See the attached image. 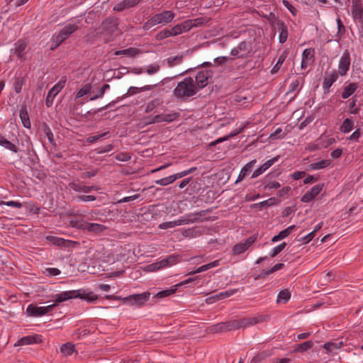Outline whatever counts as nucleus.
Segmentation results:
<instances>
[{"label":"nucleus","instance_id":"nucleus-1","mask_svg":"<svg viewBox=\"0 0 363 363\" xmlns=\"http://www.w3.org/2000/svg\"><path fill=\"white\" fill-rule=\"evenodd\" d=\"M215 65L211 62H203L194 68L188 69L182 74L191 73L194 70H197L195 76L194 84L199 91L200 89L205 88L208 84L213 83L214 71L211 67Z\"/></svg>","mask_w":363,"mask_h":363},{"label":"nucleus","instance_id":"nucleus-2","mask_svg":"<svg viewBox=\"0 0 363 363\" xmlns=\"http://www.w3.org/2000/svg\"><path fill=\"white\" fill-rule=\"evenodd\" d=\"M53 298L56 303H62L72 298H80L89 303H93L98 299V296L93 291L83 289L62 291L53 295Z\"/></svg>","mask_w":363,"mask_h":363},{"label":"nucleus","instance_id":"nucleus-3","mask_svg":"<svg viewBox=\"0 0 363 363\" xmlns=\"http://www.w3.org/2000/svg\"><path fill=\"white\" fill-rule=\"evenodd\" d=\"M198 91L193 78L187 77L177 84L172 94L177 99H186L196 94Z\"/></svg>","mask_w":363,"mask_h":363},{"label":"nucleus","instance_id":"nucleus-4","mask_svg":"<svg viewBox=\"0 0 363 363\" xmlns=\"http://www.w3.org/2000/svg\"><path fill=\"white\" fill-rule=\"evenodd\" d=\"M30 40L28 38L18 39L14 44L13 47L10 50V57L16 56L18 60L24 61L26 55L29 50L28 46Z\"/></svg>","mask_w":363,"mask_h":363},{"label":"nucleus","instance_id":"nucleus-5","mask_svg":"<svg viewBox=\"0 0 363 363\" xmlns=\"http://www.w3.org/2000/svg\"><path fill=\"white\" fill-rule=\"evenodd\" d=\"M150 292H143L142 294H132L125 297L123 299V303L130 306H136L140 307L143 306L150 298Z\"/></svg>","mask_w":363,"mask_h":363},{"label":"nucleus","instance_id":"nucleus-6","mask_svg":"<svg viewBox=\"0 0 363 363\" xmlns=\"http://www.w3.org/2000/svg\"><path fill=\"white\" fill-rule=\"evenodd\" d=\"M101 33H106L112 36L116 35V33L118 31V23L116 18L108 17L104 19L100 26Z\"/></svg>","mask_w":363,"mask_h":363},{"label":"nucleus","instance_id":"nucleus-7","mask_svg":"<svg viewBox=\"0 0 363 363\" xmlns=\"http://www.w3.org/2000/svg\"><path fill=\"white\" fill-rule=\"evenodd\" d=\"M66 82V77H62L61 79L48 91L45 99V104L48 107H50L52 105L53 99L65 87Z\"/></svg>","mask_w":363,"mask_h":363},{"label":"nucleus","instance_id":"nucleus-8","mask_svg":"<svg viewBox=\"0 0 363 363\" xmlns=\"http://www.w3.org/2000/svg\"><path fill=\"white\" fill-rule=\"evenodd\" d=\"M257 235H252L247 238L244 242L235 245L232 248V254L238 255L245 252L257 240Z\"/></svg>","mask_w":363,"mask_h":363},{"label":"nucleus","instance_id":"nucleus-9","mask_svg":"<svg viewBox=\"0 0 363 363\" xmlns=\"http://www.w3.org/2000/svg\"><path fill=\"white\" fill-rule=\"evenodd\" d=\"M350 54L348 50H345L338 64V72L337 74H340L341 77H343L347 74L350 66Z\"/></svg>","mask_w":363,"mask_h":363},{"label":"nucleus","instance_id":"nucleus-10","mask_svg":"<svg viewBox=\"0 0 363 363\" xmlns=\"http://www.w3.org/2000/svg\"><path fill=\"white\" fill-rule=\"evenodd\" d=\"M68 186L70 189L76 192H84L86 194L90 193L91 191H98L99 187L95 185L86 186L84 184V182L77 180V182L73 181L69 182Z\"/></svg>","mask_w":363,"mask_h":363},{"label":"nucleus","instance_id":"nucleus-11","mask_svg":"<svg viewBox=\"0 0 363 363\" xmlns=\"http://www.w3.org/2000/svg\"><path fill=\"white\" fill-rule=\"evenodd\" d=\"M325 184H318L313 186L309 191H306L301 198L303 203H309L312 201L323 190Z\"/></svg>","mask_w":363,"mask_h":363},{"label":"nucleus","instance_id":"nucleus-12","mask_svg":"<svg viewBox=\"0 0 363 363\" xmlns=\"http://www.w3.org/2000/svg\"><path fill=\"white\" fill-rule=\"evenodd\" d=\"M47 240L50 242L52 244H53L55 246L61 247H74L76 245H77L79 243L76 241L70 240H65L62 238L56 237V236H52L48 235L46 238Z\"/></svg>","mask_w":363,"mask_h":363},{"label":"nucleus","instance_id":"nucleus-13","mask_svg":"<svg viewBox=\"0 0 363 363\" xmlns=\"http://www.w3.org/2000/svg\"><path fill=\"white\" fill-rule=\"evenodd\" d=\"M280 174L281 172L279 170H277L269 172L268 174H267L262 180V185L264 186V189H272L279 188L281 186L279 182L276 181L271 182L270 179L277 177Z\"/></svg>","mask_w":363,"mask_h":363},{"label":"nucleus","instance_id":"nucleus-14","mask_svg":"<svg viewBox=\"0 0 363 363\" xmlns=\"http://www.w3.org/2000/svg\"><path fill=\"white\" fill-rule=\"evenodd\" d=\"M175 17V13L172 11L165 10L161 13H156L152 16L156 25L157 24H167L173 21Z\"/></svg>","mask_w":363,"mask_h":363},{"label":"nucleus","instance_id":"nucleus-15","mask_svg":"<svg viewBox=\"0 0 363 363\" xmlns=\"http://www.w3.org/2000/svg\"><path fill=\"white\" fill-rule=\"evenodd\" d=\"M79 28V27L77 24L68 23L61 28L56 35L61 39V41L64 42Z\"/></svg>","mask_w":363,"mask_h":363},{"label":"nucleus","instance_id":"nucleus-16","mask_svg":"<svg viewBox=\"0 0 363 363\" xmlns=\"http://www.w3.org/2000/svg\"><path fill=\"white\" fill-rule=\"evenodd\" d=\"M280 156L279 155H277L269 160H267V162H265L262 165H261L259 167H258L257 169H256L253 172H252V174L251 176V178L252 179H255V178H257V177H259L260 174H262V173H264L267 169H268L270 167H272L275 162H277L279 159Z\"/></svg>","mask_w":363,"mask_h":363},{"label":"nucleus","instance_id":"nucleus-17","mask_svg":"<svg viewBox=\"0 0 363 363\" xmlns=\"http://www.w3.org/2000/svg\"><path fill=\"white\" fill-rule=\"evenodd\" d=\"M337 78L338 74L335 69H333L330 74L324 78L323 82V89L324 94H328L330 92V87L333 83L337 81Z\"/></svg>","mask_w":363,"mask_h":363},{"label":"nucleus","instance_id":"nucleus-18","mask_svg":"<svg viewBox=\"0 0 363 363\" xmlns=\"http://www.w3.org/2000/svg\"><path fill=\"white\" fill-rule=\"evenodd\" d=\"M257 163L256 160H252L247 163L240 170L235 183L242 181L252 170V168Z\"/></svg>","mask_w":363,"mask_h":363},{"label":"nucleus","instance_id":"nucleus-19","mask_svg":"<svg viewBox=\"0 0 363 363\" xmlns=\"http://www.w3.org/2000/svg\"><path fill=\"white\" fill-rule=\"evenodd\" d=\"M279 203V201L278 199L275 197H271L267 200L250 205V208L261 210L264 207H271L277 205Z\"/></svg>","mask_w":363,"mask_h":363},{"label":"nucleus","instance_id":"nucleus-20","mask_svg":"<svg viewBox=\"0 0 363 363\" xmlns=\"http://www.w3.org/2000/svg\"><path fill=\"white\" fill-rule=\"evenodd\" d=\"M238 291H239V289H229L225 291L220 292L218 294H216L214 296H210L209 298H208L206 299V301L208 303H210L213 302L212 301H218L220 299H223V298H228V297H230V296L234 295Z\"/></svg>","mask_w":363,"mask_h":363},{"label":"nucleus","instance_id":"nucleus-21","mask_svg":"<svg viewBox=\"0 0 363 363\" xmlns=\"http://www.w3.org/2000/svg\"><path fill=\"white\" fill-rule=\"evenodd\" d=\"M26 314L30 317H40L45 315L43 306H38L36 304L30 303L26 308Z\"/></svg>","mask_w":363,"mask_h":363},{"label":"nucleus","instance_id":"nucleus-22","mask_svg":"<svg viewBox=\"0 0 363 363\" xmlns=\"http://www.w3.org/2000/svg\"><path fill=\"white\" fill-rule=\"evenodd\" d=\"M0 146L4 147L13 153H18L20 152L19 147L15 143L9 140L6 136L1 134H0Z\"/></svg>","mask_w":363,"mask_h":363},{"label":"nucleus","instance_id":"nucleus-23","mask_svg":"<svg viewBox=\"0 0 363 363\" xmlns=\"http://www.w3.org/2000/svg\"><path fill=\"white\" fill-rule=\"evenodd\" d=\"M26 77L20 73L18 74H16L13 82V88L16 94H20L22 89L23 86L26 84Z\"/></svg>","mask_w":363,"mask_h":363},{"label":"nucleus","instance_id":"nucleus-24","mask_svg":"<svg viewBox=\"0 0 363 363\" xmlns=\"http://www.w3.org/2000/svg\"><path fill=\"white\" fill-rule=\"evenodd\" d=\"M42 342L41 335H34L21 337L18 340V345H28Z\"/></svg>","mask_w":363,"mask_h":363},{"label":"nucleus","instance_id":"nucleus-25","mask_svg":"<svg viewBox=\"0 0 363 363\" xmlns=\"http://www.w3.org/2000/svg\"><path fill=\"white\" fill-rule=\"evenodd\" d=\"M179 116L180 113L178 112H174L169 114H157L155 116V121H157L158 123L163 121L170 123L177 120Z\"/></svg>","mask_w":363,"mask_h":363},{"label":"nucleus","instance_id":"nucleus-26","mask_svg":"<svg viewBox=\"0 0 363 363\" xmlns=\"http://www.w3.org/2000/svg\"><path fill=\"white\" fill-rule=\"evenodd\" d=\"M19 116L21 120L23 125L26 128H30L31 123L27 110L26 105H23L19 111Z\"/></svg>","mask_w":363,"mask_h":363},{"label":"nucleus","instance_id":"nucleus-27","mask_svg":"<svg viewBox=\"0 0 363 363\" xmlns=\"http://www.w3.org/2000/svg\"><path fill=\"white\" fill-rule=\"evenodd\" d=\"M295 228L296 225H292L285 228L284 230L280 231L277 235L272 237V242H276L286 238L291 233V232L293 231V230L295 229Z\"/></svg>","mask_w":363,"mask_h":363},{"label":"nucleus","instance_id":"nucleus-28","mask_svg":"<svg viewBox=\"0 0 363 363\" xmlns=\"http://www.w3.org/2000/svg\"><path fill=\"white\" fill-rule=\"evenodd\" d=\"M359 85L357 83H350L348 85L343 88V91L341 94V97L343 99H346L352 96L356 90L358 89Z\"/></svg>","mask_w":363,"mask_h":363},{"label":"nucleus","instance_id":"nucleus-29","mask_svg":"<svg viewBox=\"0 0 363 363\" xmlns=\"http://www.w3.org/2000/svg\"><path fill=\"white\" fill-rule=\"evenodd\" d=\"M202 189L201 180L199 178L194 179L191 177V182L186 189V191L189 190V194H198Z\"/></svg>","mask_w":363,"mask_h":363},{"label":"nucleus","instance_id":"nucleus-30","mask_svg":"<svg viewBox=\"0 0 363 363\" xmlns=\"http://www.w3.org/2000/svg\"><path fill=\"white\" fill-rule=\"evenodd\" d=\"M343 345L342 341L340 342H327L323 345V348L326 350L328 354H335V350H339Z\"/></svg>","mask_w":363,"mask_h":363},{"label":"nucleus","instance_id":"nucleus-31","mask_svg":"<svg viewBox=\"0 0 363 363\" xmlns=\"http://www.w3.org/2000/svg\"><path fill=\"white\" fill-rule=\"evenodd\" d=\"M238 48L240 51L244 52L243 53H241L240 56H238V58H246L252 50L251 43L246 41L240 42L238 44Z\"/></svg>","mask_w":363,"mask_h":363},{"label":"nucleus","instance_id":"nucleus-32","mask_svg":"<svg viewBox=\"0 0 363 363\" xmlns=\"http://www.w3.org/2000/svg\"><path fill=\"white\" fill-rule=\"evenodd\" d=\"M332 162L330 160H323L317 162L311 163L307 167V170L321 169L330 166Z\"/></svg>","mask_w":363,"mask_h":363},{"label":"nucleus","instance_id":"nucleus-33","mask_svg":"<svg viewBox=\"0 0 363 363\" xmlns=\"http://www.w3.org/2000/svg\"><path fill=\"white\" fill-rule=\"evenodd\" d=\"M153 88V86L152 85H146L140 88H138L135 86H130L127 92L123 95V98H126L129 96H132L134 94H136L139 92L145 91H150Z\"/></svg>","mask_w":363,"mask_h":363},{"label":"nucleus","instance_id":"nucleus-34","mask_svg":"<svg viewBox=\"0 0 363 363\" xmlns=\"http://www.w3.org/2000/svg\"><path fill=\"white\" fill-rule=\"evenodd\" d=\"M277 28L279 30H281L279 38V43H284L286 41L288 38V28L283 21H278Z\"/></svg>","mask_w":363,"mask_h":363},{"label":"nucleus","instance_id":"nucleus-35","mask_svg":"<svg viewBox=\"0 0 363 363\" xmlns=\"http://www.w3.org/2000/svg\"><path fill=\"white\" fill-rule=\"evenodd\" d=\"M178 255H171L160 260V264L162 269L169 266H172L173 264H175L178 262Z\"/></svg>","mask_w":363,"mask_h":363},{"label":"nucleus","instance_id":"nucleus-36","mask_svg":"<svg viewBox=\"0 0 363 363\" xmlns=\"http://www.w3.org/2000/svg\"><path fill=\"white\" fill-rule=\"evenodd\" d=\"M106 229L102 224L96 223H86V230L89 233H100Z\"/></svg>","mask_w":363,"mask_h":363},{"label":"nucleus","instance_id":"nucleus-37","mask_svg":"<svg viewBox=\"0 0 363 363\" xmlns=\"http://www.w3.org/2000/svg\"><path fill=\"white\" fill-rule=\"evenodd\" d=\"M289 55V51L284 50L279 57L277 63L274 65L272 69H271V73L272 74H276L279 72V70L281 68V66L286 59L287 56Z\"/></svg>","mask_w":363,"mask_h":363},{"label":"nucleus","instance_id":"nucleus-38","mask_svg":"<svg viewBox=\"0 0 363 363\" xmlns=\"http://www.w3.org/2000/svg\"><path fill=\"white\" fill-rule=\"evenodd\" d=\"M313 342L312 340L306 341L301 344L295 345L294 352H305L313 347Z\"/></svg>","mask_w":363,"mask_h":363},{"label":"nucleus","instance_id":"nucleus-39","mask_svg":"<svg viewBox=\"0 0 363 363\" xmlns=\"http://www.w3.org/2000/svg\"><path fill=\"white\" fill-rule=\"evenodd\" d=\"M140 50L136 48H129L124 50H117L114 52L115 55H128L129 57H134L140 53Z\"/></svg>","mask_w":363,"mask_h":363},{"label":"nucleus","instance_id":"nucleus-40","mask_svg":"<svg viewBox=\"0 0 363 363\" xmlns=\"http://www.w3.org/2000/svg\"><path fill=\"white\" fill-rule=\"evenodd\" d=\"M184 55L183 54L176 55L174 57H169L165 60L167 65L169 67H172L181 64L183 61Z\"/></svg>","mask_w":363,"mask_h":363},{"label":"nucleus","instance_id":"nucleus-41","mask_svg":"<svg viewBox=\"0 0 363 363\" xmlns=\"http://www.w3.org/2000/svg\"><path fill=\"white\" fill-rule=\"evenodd\" d=\"M177 287H174V286H172L169 289H165V290H162V291H160L157 292L155 295V298H163L167 297V296L174 294L177 291Z\"/></svg>","mask_w":363,"mask_h":363},{"label":"nucleus","instance_id":"nucleus-42","mask_svg":"<svg viewBox=\"0 0 363 363\" xmlns=\"http://www.w3.org/2000/svg\"><path fill=\"white\" fill-rule=\"evenodd\" d=\"M353 126V121L350 118H347L343 121L342 124L340 127V130L344 133H347L352 130Z\"/></svg>","mask_w":363,"mask_h":363},{"label":"nucleus","instance_id":"nucleus-43","mask_svg":"<svg viewBox=\"0 0 363 363\" xmlns=\"http://www.w3.org/2000/svg\"><path fill=\"white\" fill-rule=\"evenodd\" d=\"M291 298V292L289 289H282L281 290L277 296V302L280 303L283 301L284 303H286Z\"/></svg>","mask_w":363,"mask_h":363},{"label":"nucleus","instance_id":"nucleus-44","mask_svg":"<svg viewBox=\"0 0 363 363\" xmlns=\"http://www.w3.org/2000/svg\"><path fill=\"white\" fill-rule=\"evenodd\" d=\"M90 333L91 331L88 329L82 330L80 328H78L73 332L72 336L74 340H80L83 337H86Z\"/></svg>","mask_w":363,"mask_h":363},{"label":"nucleus","instance_id":"nucleus-45","mask_svg":"<svg viewBox=\"0 0 363 363\" xmlns=\"http://www.w3.org/2000/svg\"><path fill=\"white\" fill-rule=\"evenodd\" d=\"M74 345L71 342H66L60 347V352L66 356H70L74 351Z\"/></svg>","mask_w":363,"mask_h":363},{"label":"nucleus","instance_id":"nucleus-46","mask_svg":"<svg viewBox=\"0 0 363 363\" xmlns=\"http://www.w3.org/2000/svg\"><path fill=\"white\" fill-rule=\"evenodd\" d=\"M42 128H43V132L45 133V135L47 136L48 140H49V143L51 145H55V140L54 139V135H53L52 130L50 129L49 125L47 123H44L42 125Z\"/></svg>","mask_w":363,"mask_h":363},{"label":"nucleus","instance_id":"nucleus-47","mask_svg":"<svg viewBox=\"0 0 363 363\" xmlns=\"http://www.w3.org/2000/svg\"><path fill=\"white\" fill-rule=\"evenodd\" d=\"M314 55L315 50L314 48H306L303 50L302 53V59L305 60H308L311 62H314Z\"/></svg>","mask_w":363,"mask_h":363},{"label":"nucleus","instance_id":"nucleus-48","mask_svg":"<svg viewBox=\"0 0 363 363\" xmlns=\"http://www.w3.org/2000/svg\"><path fill=\"white\" fill-rule=\"evenodd\" d=\"M86 223H87V221H85L83 219H80V220H77V219L72 220V219L69 221L70 225L72 228H77L79 230H86Z\"/></svg>","mask_w":363,"mask_h":363},{"label":"nucleus","instance_id":"nucleus-49","mask_svg":"<svg viewBox=\"0 0 363 363\" xmlns=\"http://www.w3.org/2000/svg\"><path fill=\"white\" fill-rule=\"evenodd\" d=\"M91 84L87 83L84 84L81 89H79L77 92L76 93V98H81L84 96V95L89 94L91 91Z\"/></svg>","mask_w":363,"mask_h":363},{"label":"nucleus","instance_id":"nucleus-50","mask_svg":"<svg viewBox=\"0 0 363 363\" xmlns=\"http://www.w3.org/2000/svg\"><path fill=\"white\" fill-rule=\"evenodd\" d=\"M318 141L321 147V148H327L332 144H333L335 142V140L334 138H323L320 137L318 139Z\"/></svg>","mask_w":363,"mask_h":363},{"label":"nucleus","instance_id":"nucleus-51","mask_svg":"<svg viewBox=\"0 0 363 363\" xmlns=\"http://www.w3.org/2000/svg\"><path fill=\"white\" fill-rule=\"evenodd\" d=\"M175 178L174 174L170 175L169 177H166L164 178H162L160 179L156 180L155 182L157 184L161 185V186H167L168 184H172L174 182H175Z\"/></svg>","mask_w":363,"mask_h":363},{"label":"nucleus","instance_id":"nucleus-52","mask_svg":"<svg viewBox=\"0 0 363 363\" xmlns=\"http://www.w3.org/2000/svg\"><path fill=\"white\" fill-rule=\"evenodd\" d=\"M211 211V209H206V210H202V211H200L197 213H192V214H189L187 216L188 217H191V216H194L193 218H190L189 219V222L190 223H194L196 222L197 220H198V217L197 216H206L207 213H210Z\"/></svg>","mask_w":363,"mask_h":363},{"label":"nucleus","instance_id":"nucleus-53","mask_svg":"<svg viewBox=\"0 0 363 363\" xmlns=\"http://www.w3.org/2000/svg\"><path fill=\"white\" fill-rule=\"evenodd\" d=\"M351 15L354 21L358 22L363 20V9H351Z\"/></svg>","mask_w":363,"mask_h":363},{"label":"nucleus","instance_id":"nucleus-54","mask_svg":"<svg viewBox=\"0 0 363 363\" xmlns=\"http://www.w3.org/2000/svg\"><path fill=\"white\" fill-rule=\"evenodd\" d=\"M286 246V243L285 242H281L279 245L274 247L272 251L269 252V256L271 257H274L277 255H279Z\"/></svg>","mask_w":363,"mask_h":363},{"label":"nucleus","instance_id":"nucleus-55","mask_svg":"<svg viewBox=\"0 0 363 363\" xmlns=\"http://www.w3.org/2000/svg\"><path fill=\"white\" fill-rule=\"evenodd\" d=\"M235 320H236L238 325H239V329L245 328L252 325V322L250 321L251 320L250 318L246 317V318L237 319Z\"/></svg>","mask_w":363,"mask_h":363},{"label":"nucleus","instance_id":"nucleus-56","mask_svg":"<svg viewBox=\"0 0 363 363\" xmlns=\"http://www.w3.org/2000/svg\"><path fill=\"white\" fill-rule=\"evenodd\" d=\"M170 36H172L170 29L166 28L157 33L155 38L157 40H162Z\"/></svg>","mask_w":363,"mask_h":363},{"label":"nucleus","instance_id":"nucleus-57","mask_svg":"<svg viewBox=\"0 0 363 363\" xmlns=\"http://www.w3.org/2000/svg\"><path fill=\"white\" fill-rule=\"evenodd\" d=\"M118 101H119V99H117L116 101H112L111 102L108 103V104H106V106H104L101 108L94 110L93 111H88L87 114H89L90 116H94L97 113H99L105 109H107L108 108L113 106Z\"/></svg>","mask_w":363,"mask_h":363},{"label":"nucleus","instance_id":"nucleus-58","mask_svg":"<svg viewBox=\"0 0 363 363\" xmlns=\"http://www.w3.org/2000/svg\"><path fill=\"white\" fill-rule=\"evenodd\" d=\"M250 318H251L250 321L252 322V325H254L257 323H261L267 321L269 319V316L268 315H259L258 316L252 317Z\"/></svg>","mask_w":363,"mask_h":363},{"label":"nucleus","instance_id":"nucleus-59","mask_svg":"<svg viewBox=\"0 0 363 363\" xmlns=\"http://www.w3.org/2000/svg\"><path fill=\"white\" fill-rule=\"evenodd\" d=\"M225 325L224 323H219L215 325H211L208 328V331L211 333H220V332H225Z\"/></svg>","mask_w":363,"mask_h":363},{"label":"nucleus","instance_id":"nucleus-60","mask_svg":"<svg viewBox=\"0 0 363 363\" xmlns=\"http://www.w3.org/2000/svg\"><path fill=\"white\" fill-rule=\"evenodd\" d=\"M7 206L11 207H14L16 208H21L23 207V203L19 201H0V206Z\"/></svg>","mask_w":363,"mask_h":363},{"label":"nucleus","instance_id":"nucleus-61","mask_svg":"<svg viewBox=\"0 0 363 363\" xmlns=\"http://www.w3.org/2000/svg\"><path fill=\"white\" fill-rule=\"evenodd\" d=\"M301 82H302V83L304 82V77H300V78H298V79H295L294 81H293L291 83V84L289 85V92L295 91L298 89Z\"/></svg>","mask_w":363,"mask_h":363},{"label":"nucleus","instance_id":"nucleus-62","mask_svg":"<svg viewBox=\"0 0 363 363\" xmlns=\"http://www.w3.org/2000/svg\"><path fill=\"white\" fill-rule=\"evenodd\" d=\"M180 28L182 30V33L189 31L191 28H193L192 21L190 19L186 20L181 23H179Z\"/></svg>","mask_w":363,"mask_h":363},{"label":"nucleus","instance_id":"nucleus-63","mask_svg":"<svg viewBox=\"0 0 363 363\" xmlns=\"http://www.w3.org/2000/svg\"><path fill=\"white\" fill-rule=\"evenodd\" d=\"M224 325L225 331H230L233 330L239 329V325H238L235 320L225 322L224 323Z\"/></svg>","mask_w":363,"mask_h":363},{"label":"nucleus","instance_id":"nucleus-64","mask_svg":"<svg viewBox=\"0 0 363 363\" xmlns=\"http://www.w3.org/2000/svg\"><path fill=\"white\" fill-rule=\"evenodd\" d=\"M232 60L233 59L225 56L218 57L213 59L214 63L213 64L215 65L214 67H216L218 65H222L223 64Z\"/></svg>","mask_w":363,"mask_h":363}]
</instances>
